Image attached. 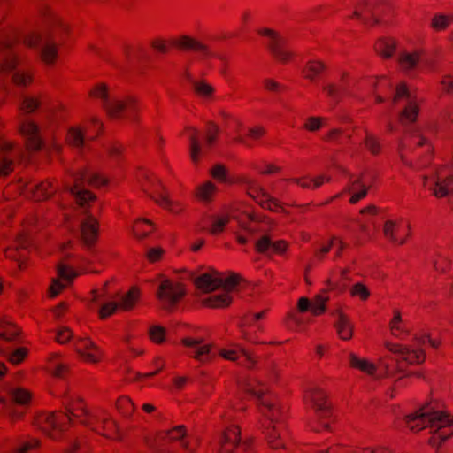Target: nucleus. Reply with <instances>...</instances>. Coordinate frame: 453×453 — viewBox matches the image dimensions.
I'll list each match as a JSON object with an SVG mask.
<instances>
[{"label":"nucleus","instance_id":"nucleus-13","mask_svg":"<svg viewBox=\"0 0 453 453\" xmlns=\"http://www.w3.org/2000/svg\"><path fill=\"white\" fill-rule=\"evenodd\" d=\"M73 349L81 360L88 364L96 365L104 358L103 350L89 337H76Z\"/></svg>","mask_w":453,"mask_h":453},{"label":"nucleus","instance_id":"nucleus-50","mask_svg":"<svg viewBox=\"0 0 453 453\" xmlns=\"http://www.w3.org/2000/svg\"><path fill=\"white\" fill-rule=\"evenodd\" d=\"M327 292V289H324L312 298L311 313L313 316H321L326 312V303L330 299Z\"/></svg>","mask_w":453,"mask_h":453},{"label":"nucleus","instance_id":"nucleus-61","mask_svg":"<svg viewBox=\"0 0 453 453\" xmlns=\"http://www.w3.org/2000/svg\"><path fill=\"white\" fill-rule=\"evenodd\" d=\"M266 439L268 445L274 449H283L285 447V441L282 436V432L280 427L275 426L268 429L266 433Z\"/></svg>","mask_w":453,"mask_h":453},{"label":"nucleus","instance_id":"nucleus-17","mask_svg":"<svg viewBox=\"0 0 453 453\" xmlns=\"http://www.w3.org/2000/svg\"><path fill=\"white\" fill-rule=\"evenodd\" d=\"M383 232L392 243L403 245L411 236V225L404 219H389L385 222Z\"/></svg>","mask_w":453,"mask_h":453},{"label":"nucleus","instance_id":"nucleus-24","mask_svg":"<svg viewBox=\"0 0 453 453\" xmlns=\"http://www.w3.org/2000/svg\"><path fill=\"white\" fill-rule=\"evenodd\" d=\"M140 182L142 191L156 203L157 199L161 198L167 192L158 178L153 173H143Z\"/></svg>","mask_w":453,"mask_h":453},{"label":"nucleus","instance_id":"nucleus-8","mask_svg":"<svg viewBox=\"0 0 453 453\" xmlns=\"http://www.w3.org/2000/svg\"><path fill=\"white\" fill-rule=\"evenodd\" d=\"M404 142L410 150H418V149H421L422 153H424L422 161L413 163L412 158H409L407 153L405 151H402L400 157L404 165L411 168L418 169L430 162L432 157V147L424 136L418 134L406 135L404 137Z\"/></svg>","mask_w":453,"mask_h":453},{"label":"nucleus","instance_id":"nucleus-23","mask_svg":"<svg viewBox=\"0 0 453 453\" xmlns=\"http://www.w3.org/2000/svg\"><path fill=\"white\" fill-rule=\"evenodd\" d=\"M60 47L52 38H47L39 50V59L47 67H54L60 59Z\"/></svg>","mask_w":453,"mask_h":453},{"label":"nucleus","instance_id":"nucleus-41","mask_svg":"<svg viewBox=\"0 0 453 453\" xmlns=\"http://www.w3.org/2000/svg\"><path fill=\"white\" fill-rule=\"evenodd\" d=\"M393 91L390 81L387 77L376 78L373 84V93L376 104H382Z\"/></svg>","mask_w":453,"mask_h":453},{"label":"nucleus","instance_id":"nucleus-36","mask_svg":"<svg viewBox=\"0 0 453 453\" xmlns=\"http://www.w3.org/2000/svg\"><path fill=\"white\" fill-rule=\"evenodd\" d=\"M197 288L203 292H211L219 288V272L203 273L195 280Z\"/></svg>","mask_w":453,"mask_h":453},{"label":"nucleus","instance_id":"nucleus-19","mask_svg":"<svg viewBox=\"0 0 453 453\" xmlns=\"http://www.w3.org/2000/svg\"><path fill=\"white\" fill-rule=\"evenodd\" d=\"M172 44H173L174 49L178 50L200 53L204 57H211L213 55L207 44L189 35H179L174 36V41L172 42Z\"/></svg>","mask_w":453,"mask_h":453},{"label":"nucleus","instance_id":"nucleus-53","mask_svg":"<svg viewBox=\"0 0 453 453\" xmlns=\"http://www.w3.org/2000/svg\"><path fill=\"white\" fill-rule=\"evenodd\" d=\"M42 95L25 96L19 106V110L26 114L34 113L42 104Z\"/></svg>","mask_w":453,"mask_h":453},{"label":"nucleus","instance_id":"nucleus-16","mask_svg":"<svg viewBox=\"0 0 453 453\" xmlns=\"http://www.w3.org/2000/svg\"><path fill=\"white\" fill-rule=\"evenodd\" d=\"M48 26V38L62 44L70 33L69 25L49 7L42 11Z\"/></svg>","mask_w":453,"mask_h":453},{"label":"nucleus","instance_id":"nucleus-42","mask_svg":"<svg viewBox=\"0 0 453 453\" xmlns=\"http://www.w3.org/2000/svg\"><path fill=\"white\" fill-rule=\"evenodd\" d=\"M216 193V185L211 181L208 180L198 185L194 191V196L199 202L208 203L214 199Z\"/></svg>","mask_w":453,"mask_h":453},{"label":"nucleus","instance_id":"nucleus-34","mask_svg":"<svg viewBox=\"0 0 453 453\" xmlns=\"http://www.w3.org/2000/svg\"><path fill=\"white\" fill-rule=\"evenodd\" d=\"M211 176L217 181L224 184H236L244 182L245 176H231L228 169L221 164L213 165L210 170Z\"/></svg>","mask_w":453,"mask_h":453},{"label":"nucleus","instance_id":"nucleus-9","mask_svg":"<svg viewBox=\"0 0 453 453\" xmlns=\"http://www.w3.org/2000/svg\"><path fill=\"white\" fill-rule=\"evenodd\" d=\"M423 185L432 189L436 197H444L453 193V174L447 167L441 166L436 170L433 179L425 175Z\"/></svg>","mask_w":453,"mask_h":453},{"label":"nucleus","instance_id":"nucleus-46","mask_svg":"<svg viewBox=\"0 0 453 453\" xmlns=\"http://www.w3.org/2000/svg\"><path fill=\"white\" fill-rule=\"evenodd\" d=\"M233 302L231 294L224 292L222 294H214L203 299V303L205 307L211 309H224L228 307Z\"/></svg>","mask_w":453,"mask_h":453},{"label":"nucleus","instance_id":"nucleus-31","mask_svg":"<svg viewBox=\"0 0 453 453\" xmlns=\"http://www.w3.org/2000/svg\"><path fill=\"white\" fill-rule=\"evenodd\" d=\"M66 409L68 411L66 414L71 418V423L75 421L81 423V419L86 418L89 412L84 401L78 396L70 398L66 403Z\"/></svg>","mask_w":453,"mask_h":453},{"label":"nucleus","instance_id":"nucleus-29","mask_svg":"<svg viewBox=\"0 0 453 453\" xmlns=\"http://www.w3.org/2000/svg\"><path fill=\"white\" fill-rule=\"evenodd\" d=\"M89 100L96 102L105 110L113 98V91L111 88L104 82H97L94 84L88 92Z\"/></svg>","mask_w":453,"mask_h":453},{"label":"nucleus","instance_id":"nucleus-22","mask_svg":"<svg viewBox=\"0 0 453 453\" xmlns=\"http://www.w3.org/2000/svg\"><path fill=\"white\" fill-rule=\"evenodd\" d=\"M57 191L53 181L44 180L39 184H26L22 193L30 199L41 202L49 199Z\"/></svg>","mask_w":453,"mask_h":453},{"label":"nucleus","instance_id":"nucleus-27","mask_svg":"<svg viewBox=\"0 0 453 453\" xmlns=\"http://www.w3.org/2000/svg\"><path fill=\"white\" fill-rule=\"evenodd\" d=\"M203 342L204 341L203 338L194 337H184L180 341L184 347L195 349L191 357L200 363H205L209 361V354L211 349V345L205 344Z\"/></svg>","mask_w":453,"mask_h":453},{"label":"nucleus","instance_id":"nucleus-26","mask_svg":"<svg viewBox=\"0 0 453 453\" xmlns=\"http://www.w3.org/2000/svg\"><path fill=\"white\" fill-rule=\"evenodd\" d=\"M327 71L328 65L324 60L312 58L305 62L301 73L304 80L314 82L325 75Z\"/></svg>","mask_w":453,"mask_h":453},{"label":"nucleus","instance_id":"nucleus-45","mask_svg":"<svg viewBox=\"0 0 453 453\" xmlns=\"http://www.w3.org/2000/svg\"><path fill=\"white\" fill-rule=\"evenodd\" d=\"M349 363L351 368L357 369L367 375H373L377 371V366L373 363L366 358L358 357L355 353L349 355Z\"/></svg>","mask_w":453,"mask_h":453},{"label":"nucleus","instance_id":"nucleus-57","mask_svg":"<svg viewBox=\"0 0 453 453\" xmlns=\"http://www.w3.org/2000/svg\"><path fill=\"white\" fill-rule=\"evenodd\" d=\"M82 183L79 182L78 178H74V185L72 188H65L68 189L73 195L75 196L77 202L80 205L83 206L86 203L94 201L96 196L95 195L88 190L80 189V185Z\"/></svg>","mask_w":453,"mask_h":453},{"label":"nucleus","instance_id":"nucleus-44","mask_svg":"<svg viewBox=\"0 0 453 453\" xmlns=\"http://www.w3.org/2000/svg\"><path fill=\"white\" fill-rule=\"evenodd\" d=\"M396 50V42L394 38L382 37L374 43L375 52L383 58H391Z\"/></svg>","mask_w":453,"mask_h":453},{"label":"nucleus","instance_id":"nucleus-35","mask_svg":"<svg viewBox=\"0 0 453 453\" xmlns=\"http://www.w3.org/2000/svg\"><path fill=\"white\" fill-rule=\"evenodd\" d=\"M350 18L368 25L378 21L372 3H364L357 5Z\"/></svg>","mask_w":453,"mask_h":453},{"label":"nucleus","instance_id":"nucleus-52","mask_svg":"<svg viewBox=\"0 0 453 453\" xmlns=\"http://www.w3.org/2000/svg\"><path fill=\"white\" fill-rule=\"evenodd\" d=\"M85 135L87 134L81 125H75L68 128L65 140L69 145L81 148L83 146Z\"/></svg>","mask_w":453,"mask_h":453},{"label":"nucleus","instance_id":"nucleus-6","mask_svg":"<svg viewBox=\"0 0 453 453\" xmlns=\"http://www.w3.org/2000/svg\"><path fill=\"white\" fill-rule=\"evenodd\" d=\"M245 391L256 396L259 401L261 413L267 417L272 422L280 420L282 415L281 408L276 396L270 394L266 388L260 384H248Z\"/></svg>","mask_w":453,"mask_h":453},{"label":"nucleus","instance_id":"nucleus-51","mask_svg":"<svg viewBox=\"0 0 453 453\" xmlns=\"http://www.w3.org/2000/svg\"><path fill=\"white\" fill-rule=\"evenodd\" d=\"M81 125L88 139H94L102 133L104 127L102 120L96 116L89 117Z\"/></svg>","mask_w":453,"mask_h":453},{"label":"nucleus","instance_id":"nucleus-43","mask_svg":"<svg viewBox=\"0 0 453 453\" xmlns=\"http://www.w3.org/2000/svg\"><path fill=\"white\" fill-rule=\"evenodd\" d=\"M422 52L419 50L403 51L399 54L398 64L401 69L411 71L415 69L421 59Z\"/></svg>","mask_w":453,"mask_h":453},{"label":"nucleus","instance_id":"nucleus-25","mask_svg":"<svg viewBox=\"0 0 453 453\" xmlns=\"http://www.w3.org/2000/svg\"><path fill=\"white\" fill-rule=\"evenodd\" d=\"M81 241L86 247L94 246L99 236L98 220L91 215L86 217L81 226Z\"/></svg>","mask_w":453,"mask_h":453},{"label":"nucleus","instance_id":"nucleus-63","mask_svg":"<svg viewBox=\"0 0 453 453\" xmlns=\"http://www.w3.org/2000/svg\"><path fill=\"white\" fill-rule=\"evenodd\" d=\"M140 297V291L136 288H132L122 297L121 301L118 303L119 309L122 311L132 310Z\"/></svg>","mask_w":453,"mask_h":453},{"label":"nucleus","instance_id":"nucleus-40","mask_svg":"<svg viewBox=\"0 0 453 453\" xmlns=\"http://www.w3.org/2000/svg\"><path fill=\"white\" fill-rule=\"evenodd\" d=\"M331 178L326 175H319L314 178L309 176H303L300 178L287 179L286 181L295 183L302 188H317L324 183L329 182Z\"/></svg>","mask_w":453,"mask_h":453},{"label":"nucleus","instance_id":"nucleus-59","mask_svg":"<svg viewBox=\"0 0 453 453\" xmlns=\"http://www.w3.org/2000/svg\"><path fill=\"white\" fill-rule=\"evenodd\" d=\"M19 334V328L17 325L6 319H0V338L13 341Z\"/></svg>","mask_w":453,"mask_h":453},{"label":"nucleus","instance_id":"nucleus-30","mask_svg":"<svg viewBox=\"0 0 453 453\" xmlns=\"http://www.w3.org/2000/svg\"><path fill=\"white\" fill-rule=\"evenodd\" d=\"M77 275L78 274L73 268L66 265H60L58 267V276L62 280H65L66 284L63 283L58 279L53 280L49 288V296L56 297Z\"/></svg>","mask_w":453,"mask_h":453},{"label":"nucleus","instance_id":"nucleus-54","mask_svg":"<svg viewBox=\"0 0 453 453\" xmlns=\"http://www.w3.org/2000/svg\"><path fill=\"white\" fill-rule=\"evenodd\" d=\"M115 406L119 413L126 418H132L136 410L134 403L127 395L119 396L116 400Z\"/></svg>","mask_w":453,"mask_h":453},{"label":"nucleus","instance_id":"nucleus-64","mask_svg":"<svg viewBox=\"0 0 453 453\" xmlns=\"http://www.w3.org/2000/svg\"><path fill=\"white\" fill-rule=\"evenodd\" d=\"M34 72L31 70H19L12 76V81L18 87H28L33 83Z\"/></svg>","mask_w":453,"mask_h":453},{"label":"nucleus","instance_id":"nucleus-21","mask_svg":"<svg viewBox=\"0 0 453 453\" xmlns=\"http://www.w3.org/2000/svg\"><path fill=\"white\" fill-rule=\"evenodd\" d=\"M241 442V428L239 426H230L221 434L218 453H236Z\"/></svg>","mask_w":453,"mask_h":453},{"label":"nucleus","instance_id":"nucleus-2","mask_svg":"<svg viewBox=\"0 0 453 453\" xmlns=\"http://www.w3.org/2000/svg\"><path fill=\"white\" fill-rule=\"evenodd\" d=\"M158 441L165 444H175L185 453H195L200 447L197 437L188 433L184 425L174 426L157 433Z\"/></svg>","mask_w":453,"mask_h":453},{"label":"nucleus","instance_id":"nucleus-7","mask_svg":"<svg viewBox=\"0 0 453 453\" xmlns=\"http://www.w3.org/2000/svg\"><path fill=\"white\" fill-rule=\"evenodd\" d=\"M104 111L113 119H129L134 120L140 111V104L138 100L132 96L119 98L113 96Z\"/></svg>","mask_w":453,"mask_h":453},{"label":"nucleus","instance_id":"nucleus-18","mask_svg":"<svg viewBox=\"0 0 453 453\" xmlns=\"http://www.w3.org/2000/svg\"><path fill=\"white\" fill-rule=\"evenodd\" d=\"M385 347L389 352L397 355L396 361L398 363L405 362L408 365H419L426 360V353L421 349H411L407 346L390 342H386Z\"/></svg>","mask_w":453,"mask_h":453},{"label":"nucleus","instance_id":"nucleus-39","mask_svg":"<svg viewBox=\"0 0 453 453\" xmlns=\"http://www.w3.org/2000/svg\"><path fill=\"white\" fill-rule=\"evenodd\" d=\"M219 288H222L225 292L231 293L243 281L241 274L234 272H219Z\"/></svg>","mask_w":453,"mask_h":453},{"label":"nucleus","instance_id":"nucleus-33","mask_svg":"<svg viewBox=\"0 0 453 453\" xmlns=\"http://www.w3.org/2000/svg\"><path fill=\"white\" fill-rule=\"evenodd\" d=\"M96 418H100V431L98 434L107 438L114 439L118 436V426L116 422L111 418L110 414L105 411H97L95 414Z\"/></svg>","mask_w":453,"mask_h":453},{"label":"nucleus","instance_id":"nucleus-32","mask_svg":"<svg viewBox=\"0 0 453 453\" xmlns=\"http://www.w3.org/2000/svg\"><path fill=\"white\" fill-rule=\"evenodd\" d=\"M349 270L342 269L339 272H332L326 280V285L328 291L343 292L349 282Z\"/></svg>","mask_w":453,"mask_h":453},{"label":"nucleus","instance_id":"nucleus-58","mask_svg":"<svg viewBox=\"0 0 453 453\" xmlns=\"http://www.w3.org/2000/svg\"><path fill=\"white\" fill-rule=\"evenodd\" d=\"M154 224L147 219H138L133 225V232L136 238L143 239L154 231Z\"/></svg>","mask_w":453,"mask_h":453},{"label":"nucleus","instance_id":"nucleus-28","mask_svg":"<svg viewBox=\"0 0 453 453\" xmlns=\"http://www.w3.org/2000/svg\"><path fill=\"white\" fill-rule=\"evenodd\" d=\"M20 34L12 23L3 20L0 22V50L12 48L19 42Z\"/></svg>","mask_w":453,"mask_h":453},{"label":"nucleus","instance_id":"nucleus-38","mask_svg":"<svg viewBox=\"0 0 453 453\" xmlns=\"http://www.w3.org/2000/svg\"><path fill=\"white\" fill-rule=\"evenodd\" d=\"M183 134L188 138L190 142V157L194 164H197L202 158V150L199 143V133L192 127H188L184 129Z\"/></svg>","mask_w":453,"mask_h":453},{"label":"nucleus","instance_id":"nucleus-14","mask_svg":"<svg viewBox=\"0 0 453 453\" xmlns=\"http://www.w3.org/2000/svg\"><path fill=\"white\" fill-rule=\"evenodd\" d=\"M440 419L442 421L434 423V428L431 429V436L427 441L435 449H440L453 436V416L442 411Z\"/></svg>","mask_w":453,"mask_h":453},{"label":"nucleus","instance_id":"nucleus-55","mask_svg":"<svg viewBox=\"0 0 453 453\" xmlns=\"http://www.w3.org/2000/svg\"><path fill=\"white\" fill-rule=\"evenodd\" d=\"M157 203L164 210L173 214H180L185 210V204L179 200H172L166 192L161 198L157 199Z\"/></svg>","mask_w":453,"mask_h":453},{"label":"nucleus","instance_id":"nucleus-10","mask_svg":"<svg viewBox=\"0 0 453 453\" xmlns=\"http://www.w3.org/2000/svg\"><path fill=\"white\" fill-rule=\"evenodd\" d=\"M18 133L25 140V147L29 152H36L42 149L43 140L39 125L31 119H22L17 127Z\"/></svg>","mask_w":453,"mask_h":453},{"label":"nucleus","instance_id":"nucleus-15","mask_svg":"<svg viewBox=\"0 0 453 453\" xmlns=\"http://www.w3.org/2000/svg\"><path fill=\"white\" fill-rule=\"evenodd\" d=\"M442 411H429L425 409H420L413 413L405 417L407 427L412 432H418L424 428H434V423L441 422L440 419Z\"/></svg>","mask_w":453,"mask_h":453},{"label":"nucleus","instance_id":"nucleus-20","mask_svg":"<svg viewBox=\"0 0 453 453\" xmlns=\"http://www.w3.org/2000/svg\"><path fill=\"white\" fill-rule=\"evenodd\" d=\"M370 187L371 183L367 180L366 173H362L358 176L349 175V184L342 192L352 193L349 203L354 204L366 196Z\"/></svg>","mask_w":453,"mask_h":453},{"label":"nucleus","instance_id":"nucleus-12","mask_svg":"<svg viewBox=\"0 0 453 453\" xmlns=\"http://www.w3.org/2000/svg\"><path fill=\"white\" fill-rule=\"evenodd\" d=\"M184 285L180 282L164 280L158 286L157 296L163 307L171 309L185 296Z\"/></svg>","mask_w":453,"mask_h":453},{"label":"nucleus","instance_id":"nucleus-5","mask_svg":"<svg viewBox=\"0 0 453 453\" xmlns=\"http://www.w3.org/2000/svg\"><path fill=\"white\" fill-rule=\"evenodd\" d=\"M257 33L267 38V48L276 62L287 65L294 61L296 53L288 46L286 38L270 28H261Z\"/></svg>","mask_w":453,"mask_h":453},{"label":"nucleus","instance_id":"nucleus-11","mask_svg":"<svg viewBox=\"0 0 453 453\" xmlns=\"http://www.w3.org/2000/svg\"><path fill=\"white\" fill-rule=\"evenodd\" d=\"M242 183L247 184V194L249 196L255 200L262 208L273 212L284 211L281 203L277 198L272 196L257 182L250 180L245 176V180Z\"/></svg>","mask_w":453,"mask_h":453},{"label":"nucleus","instance_id":"nucleus-4","mask_svg":"<svg viewBox=\"0 0 453 453\" xmlns=\"http://www.w3.org/2000/svg\"><path fill=\"white\" fill-rule=\"evenodd\" d=\"M39 429L52 440H59L71 424V418L63 411L42 412L36 416Z\"/></svg>","mask_w":453,"mask_h":453},{"label":"nucleus","instance_id":"nucleus-49","mask_svg":"<svg viewBox=\"0 0 453 453\" xmlns=\"http://www.w3.org/2000/svg\"><path fill=\"white\" fill-rule=\"evenodd\" d=\"M60 355L52 353L49 356L47 369L54 377L61 378L69 372V366L66 364L58 362Z\"/></svg>","mask_w":453,"mask_h":453},{"label":"nucleus","instance_id":"nucleus-60","mask_svg":"<svg viewBox=\"0 0 453 453\" xmlns=\"http://www.w3.org/2000/svg\"><path fill=\"white\" fill-rule=\"evenodd\" d=\"M326 125V118L320 116H310L303 120L302 124V129L306 132L316 133Z\"/></svg>","mask_w":453,"mask_h":453},{"label":"nucleus","instance_id":"nucleus-3","mask_svg":"<svg viewBox=\"0 0 453 453\" xmlns=\"http://www.w3.org/2000/svg\"><path fill=\"white\" fill-rule=\"evenodd\" d=\"M403 99H406L407 103L399 114V122L402 125L412 124L418 119L423 100L416 96H411L407 85L401 82L395 88L392 104H397Z\"/></svg>","mask_w":453,"mask_h":453},{"label":"nucleus","instance_id":"nucleus-62","mask_svg":"<svg viewBox=\"0 0 453 453\" xmlns=\"http://www.w3.org/2000/svg\"><path fill=\"white\" fill-rule=\"evenodd\" d=\"M250 167L261 175L279 174L282 171L281 166L267 162H254L250 165Z\"/></svg>","mask_w":453,"mask_h":453},{"label":"nucleus","instance_id":"nucleus-37","mask_svg":"<svg viewBox=\"0 0 453 453\" xmlns=\"http://www.w3.org/2000/svg\"><path fill=\"white\" fill-rule=\"evenodd\" d=\"M337 321L335 322V329L338 336L343 341H349L353 336L354 326L349 319L342 311H337Z\"/></svg>","mask_w":453,"mask_h":453},{"label":"nucleus","instance_id":"nucleus-56","mask_svg":"<svg viewBox=\"0 0 453 453\" xmlns=\"http://www.w3.org/2000/svg\"><path fill=\"white\" fill-rule=\"evenodd\" d=\"M75 178H78L79 182L87 183L93 188H99L107 183V180L104 176L88 171L81 172Z\"/></svg>","mask_w":453,"mask_h":453},{"label":"nucleus","instance_id":"nucleus-47","mask_svg":"<svg viewBox=\"0 0 453 453\" xmlns=\"http://www.w3.org/2000/svg\"><path fill=\"white\" fill-rule=\"evenodd\" d=\"M389 330L392 335L400 339L405 338L410 334L402 319V315L399 310H394L393 311V318L389 322Z\"/></svg>","mask_w":453,"mask_h":453},{"label":"nucleus","instance_id":"nucleus-48","mask_svg":"<svg viewBox=\"0 0 453 453\" xmlns=\"http://www.w3.org/2000/svg\"><path fill=\"white\" fill-rule=\"evenodd\" d=\"M192 91L203 99H211L215 94V88L203 79L192 81Z\"/></svg>","mask_w":453,"mask_h":453},{"label":"nucleus","instance_id":"nucleus-1","mask_svg":"<svg viewBox=\"0 0 453 453\" xmlns=\"http://www.w3.org/2000/svg\"><path fill=\"white\" fill-rule=\"evenodd\" d=\"M305 404L312 408L318 416H321L319 424H311V427L316 432H321L329 428L328 418L331 415L330 403L326 392L318 387H310L303 395Z\"/></svg>","mask_w":453,"mask_h":453}]
</instances>
